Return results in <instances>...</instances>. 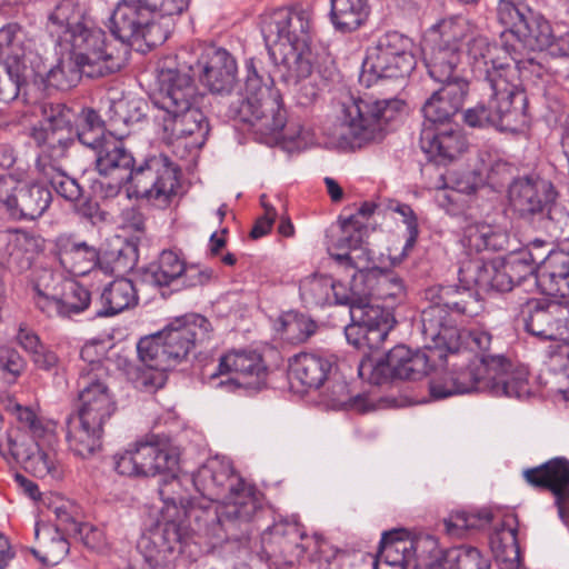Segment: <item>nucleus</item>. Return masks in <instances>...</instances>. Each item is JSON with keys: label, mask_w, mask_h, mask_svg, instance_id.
I'll list each match as a JSON object with an SVG mask.
<instances>
[{"label": "nucleus", "mask_w": 569, "mask_h": 569, "mask_svg": "<svg viewBox=\"0 0 569 569\" xmlns=\"http://www.w3.org/2000/svg\"><path fill=\"white\" fill-rule=\"evenodd\" d=\"M59 261L73 276H86L101 269V267L98 269L99 252L97 248L84 241L67 240L59 249Z\"/></svg>", "instance_id": "nucleus-41"}, {"label": "nucleus", "mask_w": 569, "mask_h": 569, "mask_svg": "<svg viewBox=\"0 0 569 569\" xmlns=\"http://www.w3.org/2000/svg\"><path fill=\"white\" fill-rule=\"evenodd\" d=\"M223 117L248 126L254 139L266 144H273L282 138L300 149L312 142L311 133L302 128H299L297 134L283 132L287 112L280 94L260 100H246L243 96H236Z\"/></svg>", "instance_id": "nucleus-7"}, {"label": "nucleus", "mask_w": 569, "mask_h": 569, "mask_svg": "<svg viewBox=\"0 0 569 569\" xmlns=\"http://www.w3.org/2000/svg\"><path fill=\"white\" fill-rule=\"evenodd\" d=\"M67 41H70L72 47L70 54L84 66V76L88 78L114 73L123 64V58L107 43L104 31L88 21L76 26Z\"/></svg>", "instance_id": "nucleus-12"}, {"label": "nucleus", "mask_w": 569, "mask_h": 569, "mask_svg": "<svg viewBox=\"0 0 569 569\" xmlns=\"http://www.w3.org/2000/svg\"><path fill=\"white\" fill-rule=\"evenodd\" d=\"M440 37L446 43H457L459 49L467 47L472 61V70L483 83L491 80L518 82V70L510 63L507 52L496 43H491L479 29L466 18L458 16L443 19L439 23Z\"/></svg>", "instance_id": "nucleus-5"}, {"label": "nucleus", "mask_w": 569, "mask_h": 569, "mask_svg": "<svg viewBox=\"0 0 569 569\" xmlns=\"http://www.w3.org/2000/svg\"><path fill=\"white\" fill-rule=\"evenodd\" d=\"M411 46V40L397 31L381 36L376 44L367 50L361 80L368 86L373 78L403 80L417 64Z\"/></svg>", "instance_id": "nucleus-9"}, {"label": "nucleus", "mask_w": 569, "mask_h": 569, "mask_svg": "<svg viewBox=\"0 0 569 569\" xmlns=\"http://www.w3.org/2000/svg\"><path fill=\"white\" fill-rule=\"evenodd\" d=\"M351 322L345 328L347 341L357 349H378L392 328L393 318L383 308L349 310Z\"/></svg>", "instance_id": "nucleus-23"}, {"label": "nucleus", "mask_w": 569, "mask_h": 569, "mask_svg": "<svg viewBox=\"0 0 569 569\" xmlns=\"http://www.w3.org/2000/svg\"><path fill=\"white\" fill-rule=\"evenodd\" d=\"M330 21L343 33L356 31L369 17L368 0H330Z\"/></svg>", "instance_id": "nucleus-46"}, {"label": "nucleus", "mask_w": 569, "mask_h": 569, "mask_svg": "<svg viewBox=\"0 0 569 569\" xmlns=\"http://www.w3.org/2000/svg\"><path fill=\"white\" fill-rule=\"evenodd\" d=\"M469 238L478 250L502 251L509 249V233L488 224H478L471 228Z\"/></svg>", "instance_id": "nucleus-62"}, {"label": "nucleus", "mask_w": 569, "mask_h": 569, "mask_svg": "<svg viewBox=\"0 0 569 569\" xmlns=\"http://www.w3.org/2000/svg\"><path fill=\"white\" fill-rule=\"evenodd\" d=\"M106 130L109 137L118 141L132 133L134 127L144 119L142 106L139 99L108 100Z\"/></svg>", "instance_id": "nucleus-36"}, {"label": "nucleus", "mask_w": 569, "mask_h": 569, "mask_svg": "<svg viewBox=\"0 0 569 569\" xmlns=\"http://www.w3.org/2000/svg\"><path fill=\"white\" fill-rule=\"evenodd\" d=\"M483 379L492 388L486 392L493 396L522 399L529 395V382L525 370H512V363L501 353H483L475 357Z\"/></svg>", "instance_id": "nucleus-22"}, {"label": "nucleus", "mask_w": 569, "mask_h": 569, "mask_svg": "<svg viewBox=\"0 0 569 569\" xmlns=\"http://www.w3.org/2000/svg\"><path fill=\"white\" fill-rule=\"evenodd\" d=\"M183 259L173 250H162L158 259L142 268V279L154 287L177 290Z\"/></svg>", "instance_id": "nucleus-42"}, {"label": "nucleus", "mask_w": 569, "mask_h": 569, "mask_svg": "<svg viewBox=\"0 0 569 569\" xmlns=\"http://www.w3.org/2000/svg\"><path fill=\"white\" fill-rule=\"evenodd\" d=\"M406 298V287L401 277L391 270L376 268L372 299L382 301L383 308H393Z\"/></svg>", "instance_id": "nucleus-51"}, {"label": "nucleus", "mask_w": 569, "mask_h": 569, "mask_svg": "<svg viewBox=\"0 0 569 569\" xmlns=\"http://www.w3.org/2000/svg\"><path fill=\"white\" fill-rule=\"evenodd\" d=\"M247 76L244 79L246 100H260L269 96H279V92L271 88L272 80L269 74L261 72L254 59L246 62Z\"/></svg>", "instance_id": "nucleus-59"}, {"label": "nucleus", "mask_w": 569, "mask_h": 569, "mask_svg": "<svg viewBox=\"0 0 569 569\" xmlns=\"http://www.w3.org/2000/svg\"><path fill=\"white\" fill-rule=\"evenodd\" d=\"M545 253L546 250L540 253L532 250H520L511 254L505 263L513 283L520 284L528 277L533 276L536 271L538 272L539 267L542 266Z\"/></svg>", "instance_id": "nucleus-58"}, {"label": "nucleus", "mask_w": 569, "mask_h": 569, "mask_svg": "<svg viewBox=\"0 0 569 569\" xmlns=\"http://www.w3.org/2000/svg\"><path fill=\"white\" fill-rule=\"evenodd\" d=\"M156 11L157 4L147 0H123L113 11L110 30L122 43L142 39L154 46L157 40L152 33L159 29L153 23Z\"/></svg>", "instance_id": "nucleus-18"}, {"label": "nucleus", "mask_w": 569, "mask_h": 569, "mask_svg": "<svg viewBox=\"0 0 569 569\" xmlns=\"http://www.w3.org/2000/svg\"><path fill=\"white\" fill-rule=\"evenodd\" d=\"M333 279L325 274H313L300 282V296L306 303L323 306L330 302Z\"/></svg>", "instance_id": "nucleus-61"}, {"label": "nucleus", "mask_w": 569, "mask_h": 569, "mask_svg": "<svg viewBox=\"0 0 569 569\" xmlns=\"http://www.w3.org/2000/svg\"><path fill=\"white\" fill-rule=\"evenodd\" d=\"M400 99L343 92L337 104V122L330 136L340 148H362L385 139L389 124L403 111Z\"/></svg>", "instance_id": "nucleus-3"}, {"label": "nucleus", "mask_w": 569, "mask_h": 569, "mask_svg": "<svg viewBox=\"0 0 569 569\" xmlns=\"http://www.w3.org/2000/svg\"><path fill=\"white\" fill-rule=\"evenodd\" d=\"M79 408L77 418L88 426L104 427L114 413L117 406L108 386L97 376L82 373L78 379Z\"/></svg>", "instance_id": "nucleus-27"}, {"label": "nucleus", "mask_w": 569, "mask_h": 569, "mask_svg": "<svg viewBox=\"0 0 569 569\" xmlns=\"http://www.w3.org/2000/svg\"><path fill=\"white\" fill-rule=\"evenodd\" d=\"M488 388H492V385L483 379L473 358L466 367L451 371L446 379L431 381L430 393L436 399H443L458 393L486 392Z\"/></svg>", "instance_id": "nucleus-33"}, {"label": "nucleus", "mask_w": 569, "mask_h": 569, "mask_svg": "<svg viewBox=\"0 0 569 569\" xmlns=\"http://www.w3.org/2000/svg\"><path fill=\"white\" fill-rule=\"evenodd\" d=\"M423 126L421 149L435 164L448 166L466 151L465 137L451 123Z\"/></svg>", "instance_id": "nucleus-29"}, {"label": "nucleus", "mask_w": 569, "mask_h": 569, "mask_svg": "<svg viewBox=\"0 0 569 569\" xmlns=\"http://www.w3.org/2000/svg\"><path fill=\"white\" fill-rule=\"evenodd\" d=\"M82 76H84V66L69 54L49 68L44 82L59 90H69L77 86Z\"/></svg>", "instance_id": "nucleus-53"}, {"label": "nucleus", "mask_w": 569, "mask_h": 569, "mask_svg": "<svg viewBox=\"0 0 569 569\" xmlns=\"http://www.w3.org/2000/svg\"><path fill=\"white\" fill-rule=\"evenodd\" d=\"M200 82L219 97V112L224 116L230 101L236 96H243L237 82L236 59L222 48L206 47L196 63L191 66Z\"/></svg>", "instance_id": "nucleus-13"}, {"label": "nucleus", "mask_w": 569, "mask_h": 569, "mask_svg": "<svg viewBox=\"0 0 569 569\" xmlns=\"http://www.w3.org/2000/svg\"><path fill=\"white\" fill-rule=\"evenodd\" d=\"M523 11H531V9L522 3L517 4L512 0H500L497 7V19L506 30L517 36L528 18Z\"/></svg>", "instance_id": "nucleus-64"}, {"label": "nucleus", "mask_w": 569, "mask_h": 569, "mask_svg": "<svg viewBox=\"0 0 569 569\" xmlns=\"http://www.w3.org/2000/svg\"><path fill=\"white\" fill-rule=\"evenodd\" d=\"M528 18L517 37L523 42L540 50L548 49L553 38L550 23L538 12L523 11Z\"/></svg>", "instance_id": "nucleus-54"}, {"label": "nucleus", "mask_w": 569, "mask_h": 569, "mask_svg": "<svg viewBox=\"0 0 569 569\" xmlns=\"http://www.w3.org/2000/svg\"><path fill=\"white\" fill-rule=\"evenodd\" d=\"M279 322V330H281L287 340L293 343L306 342L318 329V325L315 320L297 312L284 315L280 318Z\"/></svg>", "instance_id": "nucleus-60"}, {"label": "nucleus", "mask_w": 569, "mask_h": 569, "mask_svg": "<svg viewBox=\"0 0 569 569\" xmlns=\"http://www.w3.org/2000/svg\"><path fill=\"white\" fill-rule=\"evenodd\" d=\"M91 305V293L82 284L68 280L62 286L53 308L48 312V317L71 318L82 313Z\"/></svg>", "instance_id": "nucleus-48"}, {"label": "nucleus", "mask_w": 569, "mask_h": 569, "mask_svg": "<svg viewBox=\"0 0 569 569\" xmlns=\"http://www.w3.org/2000/svg\"><path fill=\"white\" fill-rule=\"evenodd\" d=\"M437 549V541L431 536L413 540L400 537V531L383 532L380 540V559L396 569L422 568L426 553Z\"/></svg>", "instance_id": "nucleus-25"}, {"label": "nucleus", "mask_w": 569, "mask_h": 569, "mask_svg": "<svg viewBox=\"0 0 569 569\" xmlns=\"http://www.w3.org/2000/svg\"><path fill=\"white\" fill-rule=\"evenodd\" d=\"M536 280L548 296H569V251L549 250Z\"/></svg>", "instance_id": "nucleus-34"}, {"label": "nucleus", "mask_w": 569, "mask_h": 569, "mask_svg": "<svg viewBox=\"0 0 569 569\" xmlns=\"http://www.w3.org/2000/svg\"><path fill=\"white\" fill-rule=\"evenodd\" d=\"M261 33L269 56L283 68L282 79L293 87L297 103L307 107L316 101L320 87L335 76L332 67L313 72L310 49L311 12L302 8H278L261 17Z\"/></svg>", "instance_id": "nucleus-2"}, {"label": "nucleus", "mask_w": 569, "mask_h": 569, "mask_svg": "<svg viewBox=\"0 0 569 569\" xmlns=\"http://www.w3.org/2000/svg\"><path fill=\"white\" fill-rule=\"evenodd\" d=\"M335 367L331 356L300 353L290 363V375L306 389H318L327 381Z\"/></svg>", "instance_id": "nucleus-38"}, {"label": "nucleus", "mask_w": 569, "mask_h": 569, "mask_svg": "<svg viewBox=\"0 0 569 569\" xmlns=\"http://www.w3.org/2000/svg\"><path fill=\"white\" fill-rule=\"evenodd\" d=\"M23 30L18 24H8L0 29V60L4 71L0 73V100L10 102L17 99L20 89L27 83V69L19 56L23 53L21 40Z\"/></svg>", "instance_id": "nucleus-20"}, {"label": "nucleus", "mask_w": 569, "mask_h": 569, "mask_svg": "<svg viewBox=\"0 0 569 569\" xmlns=\"http://www.w3.org/2000/svg\"><path fill=\"white\" fill-rule=\"evenodd\" d=\"M523 477L533 487L549 489L556 499L558 515L567 525L569 518V461L555 458L546 463L523 471Z\"/></svg>", "instance_id": "nucleus-28"}, {"label": "nucleus", "mask_w": 569, "mask_h": 569, "mask_svg": "<svg viewBox=\"0 0 569 569\" xmlns=\"http://www.w3.org/2000/svg\"><path fill=\"white\" fill-rule=\"evenodd\" d=\"M268 370L262 357L256 351H231L220 358L210 381L228 391H260L267 382Z\"/></svg>", "instance_id": "nucleus-14"}, {"label": "nucleus", "mask_w": 569, "mask_h": 569, "mask_svg": "<svg viewBox=\"0 0 569 569\" xmlns=\"http://www.w3.org/2000/svg\"><path fill=\"white\" fill-rule=\"evenodd\" d=\"M74 117L73 110L63 103H46L42 106L43 119L39 127L32 128L30 137L39 148L62 157L74 143Z\"/></svg>", "instance_id": "nucleus-19"}, {"label": "nucleus", "mask_w": 569, "mask_h": 569, "mask_svg": "<svg viewBox=\"0 0 569 569\" xmlns=\"http://www.w3.org/2000/svg\"><path fill=\"white\" fill-rule=\"evenodd\" d=\"M568 317L563 303L545 299H530L521 308L525 330L540 340L562 341Z\"/></svg>", "instance_id": "nucleus-26"}, {"label": "nucleus", "mask_w": 569, "mask_h": 569, "mask_svg": "<svg viewBox=\"0 0 569 569\" xmlns=\"http://www.w3.org/2000/svg\"><path fill=\"white\" fill-rule=\"evenodd\" d=\"M493 519L489 508L472 511L458 510L443 520L446 532L451 537L463 538L471 531L487 528Z\"/></svg>", "instance_id": "nucleus-49"}, {"label": "nucleus", "mask_w": 569, "mask_h": 569, "mask_svg": "<svg viewBox=\"0 0 569 569\" xmlns=\"http://www.w3.org/2000/svg\"><path fill=\"white\" fill-rule=\"evenodd\" d=\"M469 93L467 79L445 83L433 91L422 107L423 124H447L462 108Z\"/></svg>", "instance_id": "nucleus-31"}, {"label": "nucleus", "mask_w": 569, "mask_h": 569, "mask_svg": "<svg viewBox=\"0 0 569 569\" xmlns=\"http://www.w3.org/2000/svg\"><path fill=\"white\" fill-rule=\"evenodd\" d=\"M338 221L340 223V236L329 247L330 256L331 251H350L363 243V238L368 230L367 226L358 220L355 214H349L348 217L340 216Z\"/></svg>", "instance_id": "nucleus-56"}, {"label": "nucleus", "mask_w": 569, "mask_h": 569, "mask_svg": "<svg viewBox=\"0 0 569 569\" xmlns=\"http://www.w3.org/2000/svg\"><path fill=\"white\" fill-rule=\"evenodd\" d=\"M439 341H428L425 348L429 350L446 351L451 355L459 353L462 349H469L473 352H479V356L491 352L492 336L481 328L458 329L456 343L451 346V341L445 335L439 336Z\"/></svg>", "instance_id": "nucleus-40"}, {"label": "nucleus", "mask_w": 569, "mask_h": 569, "mask_svg": "<svg viewBox=\"0 0 569 569\" xmlns=\"http://www.w3.org/2000/svg\"><path fill=\"white\" fill-rule=\"evenodd\" d=\"M136 448L141 477H154L178 470V455L170 448L148 441L136 442Z\"/></svg>", "instance_id": "nucleus-39"}, {"label": "nucleus", "mask_w": 569, "mask_h": 569, "mask_svg": "<svg viewBox=\"0 0 569 569\" xmlns=\"http://www.w3.org/2000/svg\"><path fill=\"white\" fill-rule=\"evenodd\" d=\"M64 280L61 274L48 268L37 269L32 280L34 290V303L39 310L48 315L53 308V302L58 299L62 291Z\"/></svg>", "instance_id": "nucleus-50"}, {"label": "nucleus", "mask_w": 569, "mask_h": 569, "mask_svg": "<svg viewBox=\"0 0 569 569\" xmlns=\"http://www.w3.org/2000/svg\"><path fill=\"white\" fill-rule=\"evenodd\" d=\"M306 532L298 522L281 520L263 530L259 557L269 568L291 567L309 548Z\"/></svg>", "instance_id": "nucleus-17"}, {"label": "nucleus", "mask_w": 569, "mask_h": 569, "mask_svg": "<svg viewBox=\"0 0 569 569\" xmlns=\"http://www.w3.org/2000/svg\"><path fill=\"white\" fill-rule=\"evenodd\" d=\"M83 11L74 0H61L48 14L46 30L57 42L67 41L76 26L82 24Z\"/></svg>", "instance_id": "nucleus-44"}, {"label": "nucleus", "mask_w": 569, "mask_h": 569, "mask_svg": "<svg viewBox=\"0 0 569 569\" xmlns=\"http://www.w3.org/2000/svg\"><path fill=\"white\" fill-rule=\"evenodd\" d=\"M51 199L50 189L40 181L0 180V201L13 216L34 220L48 209Z\"/></svg>", "instance_id": "nucleus-21"}, {"label": "nucleus", "mask_w": 569, "mask_h": 569, "mask_svg": "<svg viewBox=\"0 0 569 569\" xmlns=\"http://www.w3.org/2000/svg\"><path fill=\"white\" fill-rule=\"evenodd\" d=\"M210 322L202 316L191 313L171 321L161 332L141 338L137 352L150 375L143 373L142 385L153 389L161 388L166 372L187 358L191 349L209 339Z\"/></svg>", "instance_id": "nucleus-4"}, {"label": "nucleus", "mask_w": 569, "mask_h": 569, "mask_svg": "<svg viewBox=\"0 0 569 569\" xmlns=\"http://www.w3.org/2000/svg\"><path fill=\"white\" fill-rule=\"evenodd\" d=\"M163 130L173 144V158L176 163L189 167L190 172L171 173L172 178H181L194 174L199 149L204 144L209 123L198 106L191 107L177 114L163 116Z\"/></svg>", "instance_id": "nucleus-10"}, {"label": "nucleus", "mask_w": 569, "mask_h": 569, "mask_svg": "<svg viewBox=\"0 0 569 569\" xmlns=\"http://www.w3.org/2000/svg\"><path fill=\"white\" fill-rule=\"evenodd\" d=\"M509 200L520 218L551 231L558 208V196L550 180H513L509 186Z\"/></svg>", "instance_id": "nucleus-15"}, {"label": "nucleus", "mask_w": 569, "mask_h": 569, "mask_svg": "<svg viewBox=\"0 0 569 569\" xmlns=\"http://www.w3.org/2000/svg\"><path fill=\"white\" fill-rule=\"evenodd\" d=\"M159 89L152 98L156 108L168 117L198 106L197 87L192 78L180 70L162 68L158 76Z\"/></svg>", "instance_id": "nucleus-24"}, {"label": "nucleus", "mask_w": 569, "mask_h": 569, "mask_svg": "<svg viewBox=\"0 0 569 569\" xmlns=\"http://www.w3.org/2000/svg\"><path fill=\"white\" fill-rule=\"evenodd\" d=\"M489 90L487 102H479L463 113V121L471 128L496 127L515 130L525 117L527 97L518 82L491 80L483 83Z\"/></svg>", "instance_id": "nucleus-8"}, {"label": "nucleus", "mask_w": 569, "mask_h": 569, "mask_svg": "<svg viewBox=\"0 0 569 569\" xmlns=\"http://www.w3.org/2000/svg\"><path fill=\"white\" fill-rule=\"evenodd\" d=\"M96 164L100 174H112L119 178H132L133 174L172 178L171 173L190 172L187 164L176 163L171 157L164 153L150 154L137 163L119 141L110 140L97 154Z\"/></svg>", "instance_id": "nucleus-11"}, {"label": "nucleus", "mask_w": 569, "mask_h": 569, "mask_svg": "<svg viewBox=\"0 0 569 569\" xmlns=\"http://www.w3.org/2000/svg\"><path fill=\"white\" fill-rule=\"evenodd\" d=\"M38 548L32 553L46 565H58L69 552L66 533L57 531L50 525L37 523L34 529Z\"/></svg>", "instance_id": "nucleus-47"}, {"label": "nucleus", "mask_w": 569, "mask_h": 569, "mask_svg": "<svg viewBox=\"0 0 569 569\" xmlns=\"http://www.w3.org/2000/svg\"><path fill=\"white\" fill-rule=\"evenodd\" d=\"M446 563L452 569H491L490 558L469 545L446 550Z\"/></svg>", "instance_id": "nucleus-57"}, {"label": "nucleus", "mask_w": 569, "mask_h": 569, "mask_svg": "<svg viewBox=\"0 0 569 569\" xmlns=\"http://www.w3.org/2000/svg\"><path fill=\"white\" fill-rule=\"evenodd\" d=\"M425 63L429 76L440 84L456 83L466 79L459 68L460 50L457 43H446L441 37L439 44L426 52Z\"/></svg>", "instance_id": "nucleus-35"}, {"label": "nucleus", "mask_w": 569, "mask_h": 569, "mask_svg": "<svg viewBox=\"0 0 569 569\" xmlns=\"http://www.w3.org/2000/svg\"><path fill=\"white\" fill-rule=\"evenodd\" d=\"M43 249V239L26 231H0V260L18 272L30 269Z\"/></svg>", "instance_id": "nucleus-32"}, {"label": "nucleus", "mask_w": 569, "mask_h": 569, "mask_svg": "<svg viewBox=\"0 0 569 569\" xmlns=\"http://www.w3.org/2000/svg\"><path fill=\"white\" fill-rule=\"evenodd\" d=\"M429 358L420 351H412L403 345L393 347L376 363L371 360L359 366V375L372 385H383L395 379L419 380L428 373Z\"/></svg>", "instance_id": "nucleus-16"}, {"label": "nucleus", "mask_w": 569, "mask_h": 569, "mask_svg": "<svg viewBox=\"0 0 569 569\" xmlns=\"http://www.w3.org/2000/svg\"><path fill=\"white\" fill-rule=\"evenodd\" d=\"M528 18L517 37L523 42L540 50L548 49L553 38L550 23L538 12L523 11Z\"/></svg>", "instance_id": "nucleus-55"}, {"label": "nucleus", "mask_w": 569, "mask_h": 569, "mask_svg": "<svg viewBox=\"0 0 569 569\" xmlns=\"http://www.w3.org/2000/svg\"><path fill=\"white\" fill-rule=\"evenodd\" d=\"M177 471L159 475L163 508L140 538V547L156 562L170 552L192 553L187 519L196 522V530L222 542L239 540L262 509L261 493L227 459H209L192 476H178Z\"/></svg>", "instance_id": "nucleus-1"}, {"label": "nucleus", "mask_w": 569, "mask_h": 569, "mask_svg": "<svg viewBox=\"0 0 569 569\" xmlns=\"http://www.w3.org/2000/svg\"><path fill=\"white\" fill-rule=\"evenodd\" d=\"M459 281L473 284L479 292H507L515 286L503 260L470 259L459 268Z\"/></svg>", "instance_id": "nucleus-30"}, {"label": "nucleus", "mask_w": 569, "mask_h": 569, "mask_svg": "<svg viewBox=\"0 0 569 569\" xmlns=\"http://www.w3.org/2000/svg\"><path fill=\"white\" fill-rule=\"evenodd\" d=\"M103 427L86 425L82 419L70 416L67 419V441L70 450L81 458H89L101 448Z\"/></svg>", "instance_id": "nucleus-43"}, {"label": "nucleus", "mask_w": 569, "mask_h": 569, "mask_svg": "<svg viewBox=\"0 0 569 569\" xmlns=\"http://www.w3.org/2000/svg\"><path fill=\"white\" fill-rule=\"evenodd\" d=\"M435 186V200L448 212L463 204L465 198L477 189L472 180H439Z\"/></svg>", "instance_id": "nucleus-52"}, {"label": "nucleus", "mask_w": 569, "mask_h": 569, "mask_svg": "<svg viewBox=\"0 0 569 569\" xmlns=\"http://www.w3.org/2000/svg\"><path fill=\"white\" fill-rule=\"evenodd\" d=\"M432 286L425 291L429 305L421 312V335L425 343L439 341L445 335L455 345L457 326L455 316H476L480 309L479 291L473 284Z\"/></svg>", "instance_id": "nucleus-6"}, {"label": "nucleus", "mask_w": 569, "mask_h": 569, "mask_svg": "<svg viewBox=\"0 0 569 569\" xmlns=\"http://www.w3.org/2000/svg\"><path fill=\"white\" fill-rule=\"evenodd\" d=\"M139 302L134 283L127 278H117L101 291L94 302L93 316L106 318L136 307Z\"/></svg>", "instance_id": "nucleus-37"}, {"label": "nucleus", "mask_w": 569, "mask_h": 569, "mask_svg": "<svg viewBox=\"0 0 569 569\" xmlns=\"http://www.w3.org/2000/svg\"><path fill=\"white\" fill-rule=\"evenodd\" d=\"M7 442L10 456L16 461L21 462L27 471L39 478L53 473V460L38 443L18 442L11 435H7Z\"/></svg>", "instance_id": "nucleus-45"}, {"label": "nucleus", "mask_w": 569, "mask_h": 569, "mask_svg": "<svg viewBox=\"0 0 569 569\" xmlns=\"http://www.w3.org/2000/svg\"><path fill=\"white\" fill-rule=\"evenodd\" d=\"M376 267L371 270L355 271L349 281L352 299L359 308H380L370 303L375 281Z\"/></svg>", "instance_id": "nucleus-63"}]
</instances>
